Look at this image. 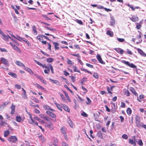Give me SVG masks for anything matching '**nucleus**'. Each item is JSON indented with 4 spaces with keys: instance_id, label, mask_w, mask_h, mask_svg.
Masks as SVG:
<instances>
[{
    "instance_id": "c03bdc74",
    "label": "nucleus",
    "mask_w": 146,
    "mask_h": 146,
    "mask_svg": "<svg viewBox=\"0 0 146 146\" xmlns=\"http://www.w3.org/2000/svg\"><path fill=\"white\" fill-rule=\"evenodd\" d=\"M47 30H49L50 31H53L54 30V29L50 27H48L46 26H45L44 27Z\"/></svg>"
},
{
    "instance_id": "bb28decb",
    "label": "nucleus",
    "mask_w": 146,
    "mask_h": 146,
    "mask_svg": "<svg viewBox=\"0 0 146 146\" xmlns=\"http://www.w3.org/2000/svg\"><path fill=\"white\" fill-rule=\"evenodd\" d=\"M53 43L54 45V48L55 49H58L59 48L58 47L59 44L56 42H53Z\"/></svg>"
},
{
    "instance_id": "7c9ffc66",
    "label": "nucleus",
    "mask_w": 146,
    "mask_h": 146,
    "mask_svg": "<svg viewBox=\"0 0 146 146\" xmlns=\"http://www.w3.org/2000/svg\"><path fill=\"white\" fill-rule=\"evenodd\" d=\"M135 123L136 126L138 127H140L141 126L142 123H141L140 121H136Z\"/></svg>"
},
{
    "instance_id": "338daca9",
    "label": "nucleus",
    "mask_w": 146,
    "mask_h": 146,
    "mask_svg": "<svg viewBox=\"0 0 146 146\" xmlns=\"http://www.w3.org/2000/svg\"><path fill=\"white\" fill-rule=\"evenodd\" d=\"M82 88L83 90V91H84V93H86L87 92V90L86 88H84L83 86H82Z\"/></svg>"
},
{
    "instance_id": "603ef678",
    "label": "nucleus",
    "mask_w": 146,
    "mask_h": 146,
    "mask_svg": "<svg viewBox=\"0 0 146 146\" xmlns=\"http://www.w3.org/2000/svg\"><path fill=\"white\" fill-rule=\"evenodd\" d=\"M42 16L45 18L46 20H50V19L47 17V16L46 15H42Z\"/></svg>"
},
{
    "instance_id": "864d4df0",
    "label": "nucleus",
    "mask_w": 146,
    "mask_h": 146,
    "mask_svg": "<svg viewBox=\"0 0 146 146\" xmlns=\"http://www.w3.org/2000/svg\"><path fill=\"white\" fill-rule=\"evenodd\" d=\"M15 87L18 89H20L21 88V85L16 84L15 85Z\"/></svg>"
},
{
    "instance_id": "f3484780",
    "label": "nucleus",
    "mask_w": 146,
    "mask_h": 146,
    "mask_svg": "<svg viewBox=\"0 0 146 146\" xmlns=\"http://www.w3.org/2000/svg\"><path fill=\"white\" fill-rule=\"evenodd\" d=\"M49 80L51 81H52L53 83L56 84L58 85H60V83L58 80H53L51 78H49Z\"/></svg>"
},
{
    "instance_id": "ddd939ff",
    "label": "nucleus",
    "mask_w": 146,
    "mask_h": 146,
    "mask_svg": "<svg viewBox=\"0 0 146 146\" xmlns=\"http://www.w3.org/2000/svg\"><path fill=\"white\" fill-rule=\"evenodd\" d=\"M2 37L4 40L8 41L10 38V36L8 35H6L4 34L2 36Z\"/></svg>"
},
{
    "instance_id": "8fccbe9b",
    "label": "nucleus",
    "mask_w": 146,
    "mask_h": 146,
    "mask_svg": "<svg viewBox=\"0 0 146 146\" xmlns=\"http://www.w3.org/2000/svg\"><path fill=\"white\" fill-rule=\"evenodd\" d=\"M117 39L119 42H123L125 40V39L123 38H117Z\"/></svg>"
},
{
    "instance_id": "423d86ee",
    "label": "nucleus",
    "mask_w": 146,
    "mask_h": 146,
    "mask_svg": "<svg viewBox=\"0 0 146 146\" xmlns=\"http://www.w3.org/2000/svg\"><path fill=\"white\" fill-rule=\"evenodd\" d=\"M1 61L3 64L6 66H9L8 61L7 59L3 58H1Z\"/></svg>"
},
{
    "instance_id": "ea45409f",
    "label": "nucleus",
    "mask_w": 146,
    "mask_h": 146,
    "mask_svg": "<svg viewBox=\"0 0 146 146\" xmlns=\"http://www.w3.org/2000/svg\"><path fill=\"white\" fill-rule=\"evenodd\" d=\"M9 34L11 35L12 37H13V38L17 39V40H18L19 41H21V40H19L18 38H17L15 36L13 35V33L12 32H9Z\"/></svg>"
},
{
    "instance_id": "c85d7f7f",
    "label": "nucleus",
    "mask_w": 146,
    "mask_h": 146,
    "mask_svg": "<svg viewBox=\"0 0 146 146\" xmlns=\"http://www.w3.org/2000/svg\"><path fill=\"white\" fill-rule=\"evenodd\" d=\"M8 74L14 78H16L17 77L16 74L15 73H14L13 72H10L8 73Z\"/></svg>"
},
{
    "instance_id": "0eeeda50",
    "label": "nucleus",
    "mask_w": 146,
    "mask_h": 146,
    "mask_svg": "<svg viewBox=\"0 0 146 146\" xmlns=\"http://www.w3.org/2000/svg\"><path fill=\"white\" fill-rule=\"evenodd\" d=\"M46 113L48 115L52 118H55L56 117V115L50 111H46Z\"/></svg>"
},
{
    "instance_id": "2eb2a0df",
    "label": "nucleus",
    "mask_w": 146,
    "mask_h": 146,
    "mask_svg": "<svg viewBox=\"0 0 146 146\" xmlns=\"http://www.w3.org/2000/svg\"><path fill=\"white\" fill-rule=\"evenodd\" d=\"M15 64L17 65L23 67H25V66L22 63L19 61H16L15 62Z\"/></svg>"
},
{
    "instance_id": "a19ab883",
    "label": "nucleus",
    "mask_w": 146,
    "mask_h": 146,
    "mask_svg": "<svg viewBox=\"0 0 146 146\" xmlns=\"http://www.w3.org/2000/svg\"><path fill=\"white\" fill-rule=\"evenodd\" d=\"M22 96L23 98L24 99H27L28 98L26 94V92H23V93L22 94Z\"/></svg>"
},
{
    "instance_id": "7ed1b4c3",
    "label": "nucleus",
    "mask_w": 146,
    "mask_h": 146,
    "mask_svg": "<svg viewBox=\"0 0 146 146\" xmlns=\"http://www.w3.org/2000/svg\"><path fill=\"white\" fill-rule=\"evenodd\" d=\"M8 140L13 143H15L18 141L17 137L15 136H10L8 139Z\"/></svg>"
},
{
    "instance_id": "13d9d810",
    "label": "nucleus",
    "mask_w": 146,
    "mask_h": 146,
    "mask_svg": "<svg viewBox=\"0 0 146 146\" xmlns=\"http://www.w3.org/2000/svg\"><path fill=\"white\" fill-rule=\"evenodd\" d=\"M73 68H74V72H80V71L79 70H77V68L76 66H74L73 67Z\"/></svg>"
},
{
    "instance_id": "6e6552de",
    "label": "nucleus",
    "mask_w": 146,
    "mask_h": 146,
    "mask_svg": "<svg viewBox=\"0 0 146 146\" xmlns=\"http://www.w3.org/2000/svg\"><path fill=\"white\" fill-rule=\"evenodd\" d=\"M43 108L45 110H50L52 111H54L55 110L51 108V107L47 105H45L43 106Z\"/></svg>"
},
{
    "instance_id": "58836bf2",
    "label": "nucleus",
    "mask_w": 146,
    "mask_h": 146,
    "mask_svg": "<svg viewBox=\"0 0 146 146\" xmlns=\"http://www.w3.org/2000/svg\"><path fill=\"white\" fill-rule=\"evenodd\" d=\"M56 107H57L60 110L62 111V107L59 104L56 103Z\"/></svg>"
},
{
    "instance_id": "4be33fe9",
    "label": "nucleus",
    "mask_w": 146,
    "mask_h": 146,
    "mask_svg": "<svg viewBox=\"0 0 146 146\" xmlns=\"http://www.w3.org/2000/svg\"><path fill=\"white\" fill-rule=\"evenodd\" d=\"M67 122L69 123V126L71 127H73L74 126V124L72 121L70 119H68V120Z\"/></svg>"
},
{
    "instance_id": "393cba45",
    "label": "nucleus",
    "mask_w": 146,
    "mask_h": 146,
    "mask_svg": "<svg viewBox=\"0 0 146 146\" xmlns=\"http://www.w3.org/2000/svg\"><path fill=\"white\" fill-rule=\"evenodd\" d=\"M111 104L112 110L113 111H115L116 109V107L115 106V104L114 103L112 102L111 103Z\"/></svg>"
},
{
    "instance_id": "69168bd1",
    "label": "nucleus",
    "mask_w": 146,
    "mask_h": 146,
    "mask_svg": "<svg viewBox=\"0 0 146 146\" xmlns=\"http://www.w3.org/2000/svg\"><path fill=\"white\" fill-rule=\"evenodd\" d=\"M50 70L49 68H48L47 70H44V72L45 74H48L50 72Z\"/></svg>"
},
{
    "instance_id": "e2e57ef3",
    "label": "nucleus",
    "mask_w": 146,
    "mask_h": 146,
    "mask_svg": "<svg viewBox=\"0 0 146 146\" xmlns=\"http://www.w3.org/2000/svg\"><path fill=\"white\" fill-rule=\"evenodd\" d=\"M140 117L139 116L137 115H136V117H135L136 121H140Z\"/></svg>"
},
{
    "instance_id": "c9c22d12",
    "label": "nucleus",
    "mask_w": 146,
    "mask_h": 146,
    "mask_svg": "<svg viewBox=\"0 0 146 146\" xmlns=\"http://www.w3.org/2000/svg\"><path fill=\"white\" fill-rule=\"evenodd\" d=\"M54 59L52 58H49L47 59V62L48 63H51L53 62Z\"/></svg>"
},
{
    "instance_id": "f704fd0d",
    "label": "nucleus",
    "mask_w": 146,
    "mask_h": 146,
    "mask_svg": "<svg viewBox=\"0 0 146 146\" xmlns=\"http://www.w3.org/2000/svg\"><path fill=\"white\" fill-rule=\"evenodd\" d=\"M9 133H10L9 131H5L4 133V136L5 137H7L9 135Z\"/></svg>"
},
{
    "instance_id": "39448f33",
    "label": "nucleus",
    "mask_w": 146,
    "mask_h": 146,
    "mask_svg": "<svg viewBox=\"0 0 146 146\" xmlns=\"http://www.w3.org/2000/svg\"><path fill=\"white\" fill-rule=\"evenodd\" d=\"M131 17H129V19L132 21L134 22H136L138 20V17L135 15L131 16Z\"/></svg>"
},
{
    "instance_id": "2f4dec72",
    "label": "nucleus",
    "mask_w": 146,
    "mask_h": 146,
    "mask_svg": "<svg viewBox=\"0 0 146 146\" xmlns=\"http://www.w3.org/2000/svg\"><path fill=\"white\" fill-rule=\"evenodd\" d=\"M124 92H125V94L127 96H129L130 95V93L129 90L127 89H125L124 90Z\"/></svg>"
},
{
    "instance_id": "e433bc0d",
    "label": "nucleus",
    "mask_w": 146,
    "mask_h": 146,
    "mask_svg": "<svg viewBox=\"0 0 146 146\" xmlns=\"http://www.w3.org/2000/svg\"><path fill=\"white\" fill-rule=\"evenodd\" d=\"M86 99L88 100L87 102H86V103L87 104L90 105L91 104V100L89 99V98L88 97H87Z\"/></svg>"
},
{
    "instance_id": "4468645a",
    "label": "nucleus",
    "mask_w": 146,
    "mask_h": 146,
    "mask_svg": "<svg viewBox=\"0 0 146 146\" xmlns=\"http://www.w3.org/2000/svg\"><path fill=\"white\" fill-rule=\"evenodd\" d=\"M115 50L118 53H120L121 54H123L124 51L123 50L119 48H115Z\"/></svg>"
},
{
    "instance_id": "37998d69",
    "label": "nucleus",
    "mask_w": 146,
    "mask_h": 146,
    "mask_svg": "<svg viewBox=\"0 0 146 146\" xmlns=\"http://www.w3.org/2000/svg\"><path fill=\"white\" fill-rule=\"evenodd\" d=\"M34 61L37 64L40 66H42L43 68H44L43 65L41 64L40 62L37 61L35 60H34Z\"/></svg>"
},
{
    "instance_id": "5fc2aeb1",
    "label": "nucleus",
    "mask_w": 146,
    "mask_h": 146,
    "mask_svg": "<svg viewBox=\"0 0 146 146\" xmlns=\"http://www.w3.org/2000/svg\"><path fill=\"white\" fill-rule=\"evenodd\" d=\"M122 137L123 138L125 139H127L128 138L127 135L125 134H124L122 135Z\"/></svg>"
},
{
    "instance_id": "4d7b16f0",
    "label": "nucleus",
    "mask_w": 146,
    "mask_h": 146,
    "mask_svg": "<svg viewBox=\"0 0 146 146\" xmlns=\"http://www.w3.org/2000/svg\"><path fill=\"white\" fill-rule=\"evenodd\" d=\"M32 104H33V102H31V103H29V105H31V106H33L34 107H37V108L39 107V106L38 105H32Z\"/></svg>"
},
{
    "instance_id": "bf43d9fd",
    "label": "nucleus",
    "mask_w": 146,
    "mask_h": 146,
    "mask_svg": "<svg viewBox=\"0 0 146 146\" xmlns=\"http://www.w3.org/2000/svg\"><path fill=\"white\" fill-rule=\"evenodd\" d=\"M86 65L87 66L90 67L91 68H93V66L92 65L90 64L86 63Z\"/></svg>"
},
{
    "instance_id": "6ab92c4d",
    "label": "nucleus",
    "mask_w": 146,
    "mask_h": 146,
    "mask_svg": "<svg viewBox=\"0 0 146 146\" xmlns=\"http://www.w3.org/2000/svg\"><path fill=\"white\" fill-rule=\"evenodd\" d=\"M13 46V48L17 52L19 53L21 52V50L16 45H15V46Z\"/></svg>"
},
{
    "instance_id": "dca6fc26",
    "label": "nucleus",
    "mask_w": 146,
    "mask_h": 146,
    "mask_svg": "<svg viewBox=\"0 0 146 146\" xmlns=\"http://www.w3.org/2000/svg\"><path fill=\"white\" fill-rule=\"evenodd\" d=\"M130 91L132 93L136 96H137L138 94L136 93L135 89L132 88H131L129 89Z\"/></svg>"
},
{
    "instance_id": "3c124183",
    "label": "nucleus",
    "mask_w": 146,
    "mask_h": 146,
    "mask_svg": "<svg viewBox=\"0 0 146 146\" xmlns=\"http://www.w3.org/2000/svg\"><path fill=\"white\" fill-rule=\"evenodd\" d=\"M136 24H137L136 26V28L138 29H140L141 27V24H138V23H137Z\"/></svg>"
},
{
    "instance_id": "72a5a7b5",
    "label": "nucleus",
    "mask_w": 146,
    "mask_h": 146,
    "mask_svg": "<svg viewBox=\"0 0 146 146\" xmlns=\"http://www.w3.org/2000/svg\"><path fill=\"white\" fill-rule=\"evenodd\" d=\"M131 112L132 110L131 109L129 108H128L127 110V114L129 115H130L131 114Z\"/></svg>"
},
{
    "instance_id": "774afa93",
    "label": "nucleus",
    "mask_w": 146,
    "mask_h": 146,
    "mask_svg": "<svg viewBox=\"0 0 146 146\" xmlns=\"http://www.w3.org/2000/svg\"><path fill=\"white\" fill-rule=\"evenodd\" d=\"M138 144L140 146H142L143 145V143L142 141L141 140H139L138 142Z\"/></svg>"
},
{
    "instance_id": "cd10ccee",
    "label": "nucleus",
    "mask_w": 146,
    "mask_h": 146,
    "mask_svg": "<svg viewBox=\"0 0 146 146\" xmlns=\"http://www.w3.org/2000/svg\"><path fill=\"white\" fill-rule=\"evenodd\" d=\"M43 35H38L36 37V38L40 41L41 40L43 39Z\"/></svg>"
},
{
    "instance_id": "9d476101",
    "label": "nucleus",
    "mask_w": 146,
    "mask_h": 146,
    "mask_svg": "<svg viewBox=\"0 0 146 146\" xmlns=\"http://www.w3.org/2000/svg\"><path fill=\"white\" fill-rule=\"evenodd\" d=\"M137 50L141 56L146 57V54H145L141 49L138 48Z\"/></svg>"
},
{
    "instance_id": "aec40b11",
    "label": "nucleus",
    "mask_w": 146,
    "mask_h": 146,
    "mask_svg": "<svg viewBox=\"0 0 146 146\" xmlns=\"http://www.w3.org/2000/svg\"><path fill=\"white\" fill-rule=\"evenodd\" d=\"M48 122V123H46V126L48 127L50 129L52 128L53 125L52 123H51V122L50 121Z\"/></svg>"
},
{
    "instance_id": "4c0bfd02",
    "label": "nucleus",
    "mask_w": 146,
    "mask_h": 146,
    "mask_svg": "<svg viewBox=\"0 0 146 146\" xmlns=\"http://www.w3.org/2000/svg\"><path fill=\"white\" fill-rule=\"evenodd\" d=\"M17 36L18 37H19V38H20L22 40H23L24 42H25L27 43H28V42L29 41L28 40H26L25 38H23L21 37H20V36Z\"/></svg>"
},
{
    "instance_id": "f8f14e48",
    "label": "nucleus",
    "mask_w": 146,
    "mask_h": 146,
    "mask_svg": "<svg viewBox=\"0 0 146 146\" xmlns=\"http://www.w3.org/2000/svg\"><path fill=\"white\" fill-rule=\"evenodd\" d=\"M96 57L97 58L100 63L102 64H104V62L102 60V59L100 54H97Z\"/></svg>"
},
{
    "instance_id": "20e7f679",
    "label": "nucleus",
    "mask_w": 146,
    "mask_h": 146,
    "mask_svg": "<svg viewBox=\"0 0 146 146\" xmlns=\"http://www.w3.org/2000/svg\"><path fill=\"white\" fill-rule=\"evenodd\" d=\"M136 139L135 136L133 137V139H129V143L133 145L134 146H135L136 145Z\"/></svg>"
},
{
    "instance_id": "0e129e2a",
    "label": "nucleus",
    "mask_w": 146,
    "mask_h": 146,
    "mask_svg": "<svg viewBox=\"0 0 146 146\" xmlns=\"http://www.w3.org/2000/svg\"><path fill=\"white\" fill-rule=\"evenodd\" d=\"M0 123L2 126H4L5 125H6L7 124L6 122L3 121H1Z\"/></svg>"
},
{
    "instance_id": "052dcab7",
    "label": "nucleus",
    "mask_w": 146,
    "mask_h": 146,
    "mask_svg": "<svg viewBox=\"0 0 146 146\" xmlns=\"http://www.w3.org/2000/svg\"><path fill=\"white\" fill-rule=\"evenodd\" d=\"M64 87L70 91L71 93H73V92L70 89V88L68 87V86L66 85H64Z\"/></svg>"
},
{
    "instance_id": "1a4fd4ad",
    "label": "nucleus",
    "mask_w": 146,
    "mask_h": 146,
    "mask_svg": "<svg viewBox=\"0 0 146 146\" xmlns=\"http://www.w3.org/2000/svg\"><path fill=\"white\" fill-rule=\"evenodd\" d=\"M9 103V102H5L1 104L0 106V110H1Z\"/></svg>"
},
{
    "instance_id": "9b49d317",
    "label": "nucleus",
    "mask_w": 146,
    "mask_h": 146,
    "mask_svg": "<svg viewBox=\"0 0 146 146\" xmlns=\"http://www.w3.org/2000/svg\"><path fill=\"white\" fill-rule=\"evenodd\" d=\"M15 106L13 104H12L11 106V114H13L14 113L15 111Z\"/></svg>"
},
{
    "instance_id": "a18cd8bd",
    "label": "nucleus",
    "mask_w": 146,
    "mask_h": 146,
    "mask_svg": "<svg viewBox=\"0 0 146 146\" xmlns=\"http://www.w3.org/2000/svg\"><path fill=\"white\" fill-rule=\"evenodd\" d=\"M44 120L46 121L47 122H48L50 121V118H49L47 116V115L46 116V117H45L44 119Z\"/></svg>"
},
{
    "instance_id": "473e14b6",
    "label": "nucleus",
    "mask_w": 146,
    "mask_h": 146,
    "mask_svg": "<svg viewBox=\"0 0 146 146\" xmlns=\"http://www.w3.org/2000/svg\"><path fill=\"white\" fill-rule=\"evenodd\" d=\"M16 121L19 122H21V117L20 116H17L16 117Z\"/></svg>"
},
{
    "instance_id": "f257e3e1",
    "label": "nucleus",
    "mask_w": 146,
    "mask_h": 146,
    "mask_svg": "<svg viewBox=\"0 0 146 146\" xmlns=\"http://www.w3.org/2000/svg\"><path fill=\"white\" fill-rule=\"evenodd\" d=\"M121 62L132 68H137V66L132 63H130L128 61H126L125 60H122Z\"/></svg>"
},
{
    "instance_id": "09e8293b",
    "label": "nucleus",
    "mask_w": 146,
    "mask_h": 146,
    "mask_svg": "<svg viewBox=\"0 0 146 146\" xmlns=\"http://www.w3.org/2000/svg\"><path fill=\"white\" fill-rule=\"evenodd\" d=\"M93 76L94 78H95L96 79H98V78H99L98 74L97 73H94V74L93 75Z\"/></svg>"
},
{
    "instance_id": "f03ea898",
    "label": "nucleus",
    "mask_w": 146,
    "mask_h": 146,
    "mask_svg": "<svg viewBox=\"0 0 146 146\" xmlns=\"http://www.w3.org/2000/svg\"><path fill=\"white\" fill-rule=\"evenodd\" d=\"M26 111H27L28 114L29 116L30 119L31 120V121H29V123L31 124H35L38 126V122L36 121H35L33 119L32 117V115L30 113L27 112V110H26Z\"/></svg>"
},
{
    "instance_id": "6e6d98bb",
    "label": "nucleus",
    "mask_w": 146,
    "mask_h": 146,
    "mask_svg": "<svg viewBox=\"0 0 146 146\" xmlns=\"http://www.w3.org/2000/svg\"><path fill=\"white\" fill-rule=\"evenodd\" d=\"M76 22L78 23V24L81 25H82L83 24V23L80 20H76Z\"/></svg>"
},
{
    "instance_id": "49530a36",
    "label": "nucleus",
    "mask_w": 146,
    "mask_h": 146,
    "mask_svg": "<svg viewBox=\"0 0 146 146\" xmlns=\"http://www.w3.org/2000/svg\"><path fill=\"white\" fill-rule=\"evenodd\" d=\"M49 66H50V68L51 71V72L53 74L54 72V69L53 67V66L50 64H48V65Z\"/></svg>"
},
{
    "instance_id": "a211bd4d",
    "label": "nucleus",
    "mask_w": 146,
    "mask_h": 146,
    "mask_svg": "<svg viewBox=\"0 0 146 146\" xmlns=\"http://www.w3.org/2000/svg\"><path fill=\"white\" fill-rule=\"evenodd\" d=\"M61 132L63 134L64 136L66 135V129L64 127H62L61 129Z\"/></svg>"
},
{
    "instance_id": "79ce46f5",
    "label": "nucleus",
    "mask_w": 146,
    "mask_h": 146,
    "mask_svg": "<svg viewBox=\"0 0 146 146\" xmlns=\"http://www.w3.org/2000/svg\"><path fill=\"white\" fill-rule=\"evenodd\" d=\"M33 31L35 35H36L37 34V31L36 30V27L35 26H33Z\"/></svg>"
},
{
    "instance_id": "de8ad7c7",
    "label": "nucleus",
    "mask_w": 146,
    "mask_h": 146,
    "mask_svg": "<svg viewBox=\"0 0 146 146\" xmlns=\"http://www.w3.org/2000/svg\"><path fill=\"white\" fill-rule=\"evenodd\" d=\"M81 115L84 117H87L88 116V115L85 112L83 111L82 113L81 114Z\"/></svg>"
},
{
    "instance_id": "c756f323",
    "label": "nucleus",
    "mask_w": 146,
    "mask_h": 146,
    "mask_svg": "<svg viewBox=\"0 0 146 146\" xmlns=\"http://www.w3.org/2000/svg\"><path fill=\"white\" fill-rule=\"evenodd\" d=\"M39 79L40 80L41 82H42L44 84H46V81L44 80V79L43 77L40 76V77Z\"/></svg>"
},
{
    "instance_id": "412c9836",
    "label": "nucleus",
    "mask_w": 146,
    "mask_h": 146,
    "mask_svg": "<svg viewBox=\"0 0 146 146\" xmlns=\"http://www.w3.org/2000/svg\"><path fill=\"white\" fill-rule=\"evenodd\" d=\"M111 19H110V25H114L115 23V21L113 17H111Z\"/></svg>"
},
{
    "instance_id": "680f3d73",
    "label": "nucleus",
    "mask_w": 146,
    "mask_h": 146,
    "mask_svg": "<svg viewBox=\"0 0 146 146\" xmlns=\"http://www.w3.org/2000/svg\"><path fill=\"white\" fill-rule=\"evenodd\" d=\"M62 146H69L64 141L62 142Z\"/></svg>"
},
{
    "instance_id": "5701e85b",
    "label": "nucleus",
    "mask_w": 146,
    "mask_h": 146,
    "mask_svg": "<svg viewBox=\"0 0 146 146\" xmlns=\"http://www.w3.org/2000/svg\"><path fill=\"white\" fill-rule=\"evenodd\" d=\"M63 109L65 111L69 112L70 109L68 106L66 105H64L63 107Z\"/></svg>"
},
{
    "instance_id": "b1692460",
    "label": "nucleus",
    "mask_w": 146,
    "mask_h": 146,
    "mask_svg": "<svg viewBox=\"0 0 146 146\" xmlns=\"http://www.w3.org/2000/svg\"><path fill=\"white\" fill-rule=\"evenodd\" d=\"M63 92H64V94H65V96H66V97L67 98V100L69 102H71V101L70 99V97H69L68 93H67L66 92H65V91H63Z\"/></svg>"
},
{
    "instance_id": "a878e982",
    "label": "nucleus",
    "mask_w": 146,
    "mask_h": 146,
    "mask_svg": "<svg viewBox=\"0 0 146 146\" xmlns=\"http://www.w3.org/2000/svg\"><path fill=\"white\" fill-rule=\"evenodd\" d=\"M59 94L62 100L64 102H66V100L63 95L60 92L59 93Z\"/></svg>"
}]
</instances>
